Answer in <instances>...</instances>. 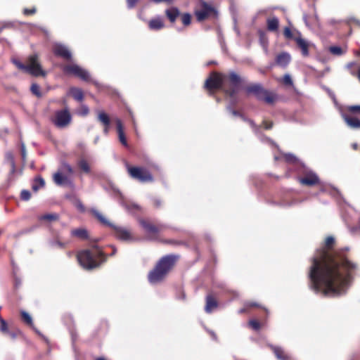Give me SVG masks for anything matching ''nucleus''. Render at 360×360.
I'll return each mask as SVG.
<instances>
[{"label":"nucleus","instance_id":"nucleus-1","mask_svg":"<svg viewBox=\"0 0 360 360\" xmlns=\"http://www.w3.org/2000/svg\"><path fill=\"white\" fill-rule=\"evenodd\" d=\"M335 243L333 236H328L325 246L317 250L311 258L308 272L309 287L316 294L338 297L347 294L353 282L356 264L342 255L331 251Z\"/></svg>","mask_w":360,"mask_h":360},{"label":"nucleus","instance_id":"nucleus-2","mask_svg":"<svg viewBox=\"0 0 360 360\" xmlns=\"http://www.w3.org/2000/svg\"><path fill=\"white\" fill-rule=\"evenodd\" d=\"M178 257V256L174 255H167L162 257L158 261L155 268L149 272L148 276V281L151 284L161 282L173 267Z\"/></svg>","mask_w":360,"mask_h":360},{"label":"nucleus","instance_id":"nucleus-3","mask_svg":"<svg viewBox=\"0 0 360 360\" xmlns=\"http://www.w3.org/2000/svg\"><path fill=\"white\" fill-rule=\"evenodd\" d=\"M93 248L95 249L94 252L90 250H84L77 255L78 262L84 269H95L106 259L105 255L98 250L97 245H94Z\"/></svg>","mask_w":360,"mask_h":360},{"label":"nucleus","instance_id":"nucleus-4","mask_svg":"<svg viewBox=\"0 0 360 360\" xmlns=\"http://www.w3.org/2000/svg\"><path fill=\"white\" fill-rule=\"evenodd\" d=\"M91 212L102 224L111 227L114 230L115 236L117 239L123 241H129L132 239L129 231L126 228L113 224L95 208H91Z\"/></svg>","mask_w":360,"mask_h":360},{"label":"nucleus","instance_id":"nucleus-5","mask_svg":"<svg viewBox=\"0 0 360 360\" xmlns=\"http://www.w3.org/2000/svg\"><path fill=\"white\" fill-rule=\"evenodd\" d=\"M29 64L25 65L22 64L21 62L18 60L17 59H13L12 62L13 64L16 65L18 68L26 72L30 73V75L38 77L46 75V72L42 70L41 65L38 61V57L37 55L31 56L29 58Z\"/></svg>","mask_w":360,"mask_h":360},{"label":"nucleus","instance_id":"nucleus-6","mask_svg":"<svg viewBox=\"0 0 360 360\" xmlns=\"http://www.w3.org/2000/svg\"><path fill=\"white\" fill-rule=\"evenodd\" d=\"M227 80V75L213 72L206 79L205 87L209 91L221 89L226 94L228 91Z\"/></svg>","mask_w":360,"mask_h":360},{"label":"nucleus","instance_id":"nucleus-7","mask_svg":"<svg viewBox=\"0 0 360 360\" xmlns=\"http://www.w3.org/2000/svg\"><path fill=\"white\" fill-rule=\"evenodd\" d=\"M246 92L252 94L259 100L264 101L268 104L274 103L277 99L276 95L265 90L260 84H252L246 87Z\"/></svg>","mask_w":360,"mask_h":360},{"label":"nucleus","instance_id":"nucleus-8","mask_svg":"<svg viewBox=\"0 0 360 360\" xmlns=\"http://www.w3.org/2000/svg\"><path fill=\"white\" fill-rule=\"evenodd\" d=\"M233 115L234 117H238V118L240 119L241 120L248 123L250 125V127H252V129H253V131H254L255 134H256V136H257V138L259 139V141L262 143L268 144L270 146H274V147L278 148V145L272 139H271L270 138H269L267 136H265L260 132V131H259L260 126L256 125L255 124V122H253V120L248 118L246 116V114H242V113L233 114Z\"/></svg>","mask_w":360,"mask_h":360},{"label":"nucleus","instance_id":"nucleus-9","mask_svg":"<svg viewBox=\"0 0 360 360\" xmlns=\"http://www.w3.org/2000/svg\"><path fill=\"white\" fill-rule=\"evenodd\" d=\"M128 172L130 176L140 182L146 183L153 181L151 173L146 169L139 167H128Z\"/></svg>","mask_w":360,"mask_h":360},{"label":"nucleus","instance_id":"nucleus-10","mask_svg":"<svg viewBox=\"0 0 360 360\" xmlns=\"http://www.w3.org/2000/svg\"><path fill=\"white\" fill-rule=\"evenodd\" d=\"M63 71L67 74H72L82 80L89 82H95L91 77L89 72L79 66L78 65L73 64L70 65H66L63 68Z\"/></svg>","mask_w":360,"mask_h":360},{"label":"nucleus","instance_id":"nucleus-11","mask_svg":"<svg viewBox=\"0 0 360 360\" xmlns=\"http://www.w3.org/2000/svg\"><path fill=\"white\" fill-rule=\"evenodd\" d=\"M227 77L228 91H226V94L230 97H233L239 87L241 79L240 77L233 71L231 72L229 75H227Z\"/></svg>","mask_w":360,"mask_h":360},{"label":"nucleus","instance_id":"nucleus-12","mask_svg":"<svg viewBox=\"0 0 360 360\" xmlns=\"http://www.w3.org/2000/svg\"><path fill=\"white\" fill-rule=\"evenodd\" d=\"M49 120L57 128L63 129L71 122L72 114H52Z\"/></svg>","mask_w":360,"mask_h":360},{"label":"nucleus","instance_id":"nucleus-13","mask_svg":"<svg viewBox=\"0 0 360 360\" xmlns=\"http://www.w3.org/2000/svg\"><path fill=\"white\" fill-rule=\"evenodd\" d=\"M139 224L145 230V231L148 234V238L151 240H155L157 238V234L163 227L162 225L155 226L153 224L143 219H139Z\"/></svg>","mask_w":360,"mask_h":360},{"label":"nucleus","instance_id":"nucleus-14","mask_svg":"<svg viewBox=\"0 0 360 360\" xmlns=\"http://www.w3.org/2000/svg\"><path fill=\"white\" fill-rule=\"evenodd\" d=\"M117 192L121 198V205L124 207L128 212L132 214H136L141 211V207L139 205L134 202H127L126 200H124L122 193L119 191H117Z\"/></svg>","mask_w":360,"mask_h":360},{"label":"nucleus","instance_id":"nucleus-15","mask_svg":"<svg viewBox=\"0 0 360 360\" xmlns=\"http://www.w3.org/2000/svg\"><path fill=\"white\" fill-rule=\"evenodd\" d=\"M53 180L58 186H68L71 188L75 187L73 181L69 177L63 175L60 172H56L53 175Z\"/></svg>","mask_w":360,"mask_h":360},{"label":"nucleus","instance_id":"nucleus-16","mask_svg":"<svg viewBox=\"0 0 360 360\" xmlns=\"http://www.w3.org/2000/svg\"><path fill=\"white\" fill-rule=\"evenodd\" d=\"M53 51L55 55L69 60L72 57L70 51L65 46L61 44H56L53 46Z\"/></svg>","mask_w":360,"mask_h":360},{"label":"nucleus","instance_id":"nucleus-17","mask_svg":"<svg viewBox=\"0 0 360 360\" xmlns=\"http://www.w3.org/2000/svg\"><path fill=\"white\" fill-rule=\"evenodd\" d=\"M298 181L301 184L311 186L317 184L319 179L314 172L310 171L304 177L299 178Z\"/></svg>","mask_w":360,"mask_h":360},{"label":"nucleus","instance_id":"nucleus-18","mask_svg":"<svg viewBox=\"0 0 360 360\" xmlns=\"http://www.w3.org/2000/svg\"><path fill=\"white\" fill-rule=\"evenodd\" d=\"M214 11V8L211 6L207 4L206 2H202L201 9L196 11L195 14L197 20L198 21H202L205 20Z\"/></svg>","mask_w":360,"mask_h":360},{"label":"nucleus","instance_id":"nucleus-19","mask_svg":"<svg viewBox=\"0 0 360 360\" xmlns=\"http://www.w3.org/2000/svg\"><path fill=\"white\" fill-rule=\"evenodd\" d=\"M290 61V54L285 51L278 53L275 59L276 64L281 68H286Z\"/></svg>","mask_w":360,"mask_h":360},{"label":"nucleus","instance_id":"nucleus-20","mask_svg":"<svg viewBox=\"0 0 360 360\" xmlns=\"http://www.w3.org/2000/svg\"><path fill=\"white\" fill-rule=\"evenodd\" d=\"M294 40L295 41L297 46L301 49L302 56H308L309 42L303 39L300 34L298 37H295Z\"/></svg>","mask_w":360,"mask_h":360},{"label":"nucleus","instance_id":"nucleus-21","mask_svg":"<svg viewBox=\"0 0 360 360\" xmlns=\"http://www.w3.org/2000/svg\"><path fill=\"white\" fill-rule=\"evenodd\" d=\"M344 121L351 128H360V120L354 114H341Z\"/></svg>","mask_w":360,"mask_h":360},{"label":"nucleus","instance_id":"nucleus-22","mask_svg":"<svg viewBox=\"0 0 360 360\" xmlns=\"http://www.w3.org/2000/svg\"><path fill=\"white\" fill-rule=\"evenodd\" d=\"M117 131L118 134V139L120 143L125 147H128L127 139L124 132L123 124L120 119L115 120Z\"/></svg>","mask_w":360,"mask_h":360},{"label":"nucleus","instance_id":"nucleus-23","mask_svg":"<svg viewBox=\"0 0 360 360\" xmlns=\"http://www.w3.org/2000/svg\"><path fill=\"white\" fill-rule=\"evenodd\" d=\"M269 346L274 352L278 360H290V356L285 353L282 347L273 345H269Z\"/></svg>","mask_w":360,"mask_h":360},{"label":"nucleus","instance_id":"nucleus-24","mask_svg":"<svg viewBox=\"0 0 360 360\" xmlns=\"http://www.w3.org/2000/svg\"><path fill=\"white\" fill-rule=\"evenodd\" d=\"M148 27L151 30H160L165 27V23L160 16H157L149 20Z\"/></svg>","mask_w":360,"mask_h":360},{"label":"nucleus","instance_id":"nucleus-25","mask_svg":"<svg viewBox=\"0 0 360 360\" xmlns=\"http://www.w3.org/2000/svg\"><path fill=\"white\" fill-rule=\"evenodd\" d=\"M218 306L217 302L214 300V298L212 295H207L206 297V305L205 307V311L210 314L211 313L214 308H217Z\"/></svg>","mask_w":360,"mask_h":360},{"label":"nucleus","instance_id":"nucleus-26","mask_svg":"<svg viewBox=\"0 0 360 360\" xmlns=\"http://www.w3.org/2000/svg\"><path fill=\"white\" fill-rule=\"evenodd\" d=\"M165 14L171 22H174L180 12L177 8L172 7L165 11Z\"/></svg>","mask_w":360,"mask_h":360},{"label":"nucleus","instance_id":"nucleus-27","mask_svg":"<svg viewBox=\"0 0 360 360\" xmlns=\"http://www.w3.org/2000/svg\"><path fill=\"white\" fill-rule=\"evenodd\" d=\"M98 120L104 125L105 128L103 132L107 134L110 124L108 114H98Z\"/></svg>","mask_w":360,"mask_h":360},{"label":"nucleus","instance_id":"nucleus-28","mask_svg":"<svg viewBox=\"0 0 360 360\" xmlns=\"http://www.w3.org/2000/svg\"><path fill=\"white\" fill-rule=\"evenodd\" d=\"M267 29L271 32L276 31L278 28L279 20L276 17L268 18L266 20Z\"/></svg>","mask_w":360,"mask_h":360},{"label":"nucleus","instance_id":"nucleus-29","mask_svg":"<svg viewBox=\"0 0 360 360\" xmlns=\"http://www.w3.org/2000/svg\"><path fill=\"white\" fill-rule=\"evenodd\" d=\"M71 236L77 237L80 239H87L89 237L88 231L84 229H76L71 231Z\"/></svg>","mask_w":360,"mask_h":360},{"label":"nucleus","instance_id":"nucleus-30","mask_svg":"<svg viewBox=\"0 0 360 360\" xmlns=\"http://www.w3.org/2000/svg\"><path fill=\"white\" fill-rule=\"evenodd\" d=\"M5 159H6V161L9 162V164L11 165L10 174H13L16 170L15 162L13 155L11 153L8 152L6 153Z\"/></svg>","mask_w":360,"mask_h":360},{"label":"nucleus","instance_id":"nucleus-31","mask_svg":"<svg viewBox=\"0 0 360 360\" xmlns=\"http://www.w3.org/2000/svg\"><path fill=\"white\" fill-rule=\"evenodd\" d=\"M21 316H22V318L23 319V321L27 324L29 325L30 326H31L34 330L36 333H37L38 334H40L39 331L38 330H37L34 327V325H33V321H32V316L25 311H21Z\"/></svg>","mask_w":360,"mask_h":360},{"label":"nucleus","instance_id":"nucleus-32","mask_svg":"<svg viewBox=\"0 0 360 360\" xmlns=\"http://www.w3.org/2000/svg\"><path fill=\"white\" fill-rule=\"evenodd\" d=\"M45 185V181L41 176H37L34 179L32 184V189L37 192L40 188L44 187Z\"/></svg>","mask_w":360,"mask_h":360},{"label":"nucleus","instance_id":"nucleus-33","mask_svg":"<svg viewBox=\"0 0 360 360\" xmlns=\"http://www.w3.org/2000/svg\"><path fill=\"white\" fill-rule=\"evenodd\" d=\"M77 165L79 168L86 174L91 172L90 166L87 160L84 158H80L77 162Z\"/></svg>","mask_w":360,"mask_h":360},{"label":"nucleus","instance_id":"nucleus-34","mask_svg":"<svg viewBox=\"0 0 360 360\" xmlns=\"http://www.w3.org/2000/svg\"><path fill=\"white\" fill-rule=\"evenodd\" d=\"M340 111H349V112H360V105H350L345 108H340Z\"/></svg>","mask_w":360,"mask_h":360},{"label":"nucleus","instance_id":"nucleus-35","mask_svg":"<svg viewBox=\"0 0 360 360\" xmlns=\"http://www.w3.org/2000/svg\"><path fill=\"white\" fill-rule=\"evenodd\" d=\"M58 219L57 214H46L39 217V220L55 221Z\"/></svg>","mask_w":360,"mask_h":360},{"label":"nucleus","instance_id":"nucleus-36","mask_svg":"<svg viewBox=\"0 0 360 360\" xmlns=\"http://www.w3.org/2000/svg\"><path fill=\"white\" fill-rule=\"evenodd\" d=\"M259 41L262 46L263 47L264 51L267 53L268 51V41L264 33L260 34Z\"/></svg>","mask_w":360,"mask_h":360},{"label":"nucleus","instance_id":"nucleus-37","mask_svg":"<svg viewBox=\"0 0 360 360\" xmlns=\"http://www.w3.org/2000/svg\"><path fill=\"white\" fill-rule=\"evenodd\" d=\"M72 94L74 98L77 101H82L83 98V93L82 90L79 89H72Z\"/></svg>","mask_w":360,"mask_h":360},{"label":"nucleus","instance_id":"nucleus-38","mask_svg":"<svg viewBox=\"0 0 360 360\" xmlns=\"http://www.w3.org/2000/svg\"><path fill=\"white\" fill-rule=\"evenodd\" d=\"M282 82L285 86L294 87L293 81L289 74L284 75Z\"/></svg>","mask_w":360,"mask_h":360},{"label":"nucleus","instance_id":"nucleus-39","mask_svg":"<svg viewBox=\"0 0 360 360\" xmlns=\"http://www.w3.org/2000/svg\"><path fill=\"white\" fill-rule=\"evenodd\" d=\"M20 153H21L22 163L25 164L26 158H27V151H26L25 144L22 140H20Z\"/></svg>","mask_w":360,"mask_h":360},{"label":"nucleus","instance_id":"nucleus-40","mask_svg":"<svg viewBox=\"0 0 360 360\" xmlns=\"http://www.w3.org/2000/svg\"><path fill=\"white\" fill-rule=\"evenodd\" d=\"M329 51L333 54V55H335V56H341L343 54V51L342 49H341V47L340 46H330L329 47Z\"/></svg>","mask_w":360,"mask_h":360},{"label":"nucleus","instance_id":"nucleus-41","mask_svg":"<svg viewBox=\"0 0 360 360\" xmlns=\"http://www.w3.org/2000/svg\"><path fill=\"white\" fill-rule=\"evenodd\" d=\"M181 21H182V23L184 25H186V26L189 25L191 24V14H189L188 13L182 14V15H181Z\"/></svg>","mask_w":360,"mask_h":360},{"label":"nucleus","instance_id":"nucleus-42","mask_svg":"<svg viewBox=\"0 0 360 360\" xmlns=\"http://www.w3.org/2000/svg\"><path fill=\"white\" fill-rule=\"evenodd\" d=\"M49 245L51 247H58L59 248H64L65 246V243L60 242V240L57 239L51 240L49 241Z\"/></svg>","mask_w":360,"mask_h":360},{"label":"nucleus","instance_id":"nucleus-43","mask_svg":"<svg viewBox=\"0 0 360 360\" xmlns=\"http://www.w3.org/2000/svg\"><path fill=\"white\" fill-rule=\"evenodd\" d=\"M62 170L65 172H67L68 174L71 175L73 174V169L71 165L67 162H63L62 164Z\"/></svg>","mask_w":360,"mask_h":360},{"label":"nucleus","instance_id":"nucleus-44","mask_svg":"<svg viewBox=\"0 0 360 360\" xmlns=\"http://www.w3.org/2000/svg\"><path fill=\"white\" fill-rule=\"evenodd\" d=\"M0 330L4 333L8 330L7 323L1 316H0Z\"/></svg>","mask_w":360,"mask_h":360},{"label":"nucleus","instance_id":"nucleus-45","mask_svg":"<svg viewBox=\"0 0 360 360\" xmlns=\"http://www.w3.org/2000/svg\"><path fill=\"white\" fill-rule=\"evenodd\" d=\"M31 198V193L28 190H22L20 193V198L22 200L27 201Z\"/></svg>","mask_w":360,"mask_h":360},{"label":"nucleus","instance_id":"nucleus-46","mask_svg":"<svg viewBox=\"0 0 360 360\" xmlns=\"http://www.w3.org/2000/svg\"><path fill=\"white\" fill-rule=\"evenodd\" d=\"M285 159L288 162H295L297 161V158L292 153L285 154Z\"/></svg>","mask_w":360,"mask_h":360},{"label":"nucleus","instance_id":"nucleus-47","mask_svg":"<svg viewBox=\"0 0 360 360\" xmlns=\"http://www.w3.org/2000/svg\"><path fill=\"white\" fill-rule=\"evenodd\" d=\"M31 91L37 96H41L40 88H39V85H37V84H32V86H31Z\"/></svg>","mask_w":360,"mask_h":360},{"label":"nucleus","instance_id":"nucleus-48","mask_svg":"<svg viewBox=\"0 0 360 360\" xmlns=\"http://www.w3.org/2000/svg\"><path fill=\"white\" fill-rule=\"evenodd\" d=\"M75 205L81 212H84L85 211V207L79 199L75 198Z\"/></svg>","mask_w":360,"mask_h":360},{"label":"nucleus","instance_id":"nucleus-49","mask_svg":"<svg viewBox=\"0 0 360 360\" xmlns=\"http://www.w3.org/2000/svg\"><path fill=\"white\" fill-rule=\"evenodd\" d=\"M249 325L255 330H258L260 328L259 323L256 320H250L249 321Z\"/></svg>","mask_w":360,"mask_h":360},{"label":"nucleus","instance_id":"nucleus-50","mask_svg":"<svg viewBox=\"0 0 360 360\" xmlns=\"http://www.w3.org/2000/svg\"><path fill=\"white\" fill-rule=\"evenodd\" d=\"M139 0H127V8L131 9L135 7Z\"/></svg>","mask_w":360,"mask_h":360},{"label":"nucleus","instance_id":"nucleus-51","mask_svg":"<svg viewBox=\"0 0 360 360\" xmlns=\"http://www.w3.org/2000/svg\"><path fill=\"white\" fill-rule=\"evenodd\" d=\"M283 34L288 39H291L292 37V32L289 27H286L284 28Z\"/></svg>","mask_w":360,"mask_h":360},{"label":"nucleus","instance_id":"nucleus-52","mask_svg":"<svg viewBox=\"0 0 360 360\" xmlns=\"http://www.w3.org/2000/svg\"><path fill=\"white\" fill-rule=\"evenodd\" d=\"M35 12H36V8H33L32 9L25 8L23 10V13L25 15H32V14L35 13Z\"/></svg>","mask_w":360,"mask_h":360},{"label":"nucleus","instance_id":"nucleus-53","mask_svg":"<svg viewBox=\"0 0 360 360\" xmlns=\"http://www.w3.org/2000/svg\"><path fill=\"white\" fill-rule=\"evenodd\" d=\"M264 127L265 129H270L272 127V122H263Z\"/></svg>","mask_w":360,"mask_h":360},{"label":"nucleus","instance_id":"nucleus-54","mask_svg":"<svg viewBox=\"0 0 360 360\" xmlns=\"http://www.w3.org/2000/svg\"><path fill=\"white\" fill-rule=\"evenodd\" d=\"M154 205L158 208L160 207L162 205L161 200L158 198L154 199Z\"/></svg>","mask_w":360,"mask_h":360},{"label":"nucleus","instance_id":"nucleus-55","mask_svg":"<svg viewBox=\"0 0 360 360\" xmlns=\"http://www.w3.org/2000/svg\"><path fill=\"white\" fill-rule=\"evenodd\" d=\"M13 26V23L11 22H5L3 23L1 27H4V29L11 27Z\"/></svg>","mask_w":360,"mask_h":360},{"label":"nucleus","instance_id":"nucleus-56","mask_svg":"<svg viewBox=\"0 0 360 360\" xmlns=\"http://www.w3.org/2000/svg\"><path fill=\"white\" fill-rule=\"evenodd\" d=\"M6 333L8 334L13 340L15 339L17 337V333L15 332L8 330Z\"/></svg>","mask_w":360,"mask_h":360},{"label":"nucleus","instance_id":"nucleus-57","mask_svg":"<svg viewBox=\"0 0 360 360\" xmlns=\"http://www.w3.org/2000/svg\"><path fill=\"white\" fill-rule=\"evenodd\" d=\"M287 115H288L289 117H285V119L286 120H288L290 121H295V114H291V113H289V114H286Z\"/></svg>","mask_w":360,"mask_h":360},{"label":"nucleus","instance_id":"nucleus-58","mask_svg":"<svg viewBox=\"0 0 360 360\" xmlns=\"http://www.w3.org/2000/svg\"><path fill=\"white\" fill-rule=\"evenodd\" d=\"M20 284H21V281H20V278H17V277H15V286L16 288H18V287L20 285Z\"/></svg>","mask_w":360,"mask_h":360},{"label":"nucleus","instance_id":"nucleus-59","mask_svg":"<svg viewBox=\"0 0 360 360\" xmlns=\"http://www.w3.org/2000/svg\"><path fill=\"white\" fill-rule=\"evenodd\" d=\"M153 1H154L155 3H160V2H162V1H166V2H172L173 0H152Z\"/></svg>","mask_w":360,"mask_h":360},{"label":"nucleus","instance_id":"nucleus-60","mask_svg":"<svg viewBox=\"0 0 360 360\" xmlns=\"http://www.w3.org/2000/svg\"><path fill=\"white\" fill-rule=\"evenodd\" d=\"M248 306H250V307H259V304H257L256 302H250L248 304Z\"/></svg>","mask_w":360,"mask_h":360},{"label":"nucleus","instance_id":"nucleus-61","mask_svg":"<svg viewBox=\"0 0 360 360\" xmlns=\"http://www.w3.org/2000/svg\"><path fill=\"white\" fill-rule=\"evenodd\" d=\"M210 334H211V335H212V338H213L214 340H217V335H216V334L214 333V332H213V331H210Z\"/></svg>","mask_w":360,"mask_h":360},{"label":"nucleus","instance_id":"nucleus-62","mask_svg":"<svg viewBox=\"0 0 360 360\" xmlns=\"http://www.w3.org/2000/svg\"><path fill=\"white\" fill-rule=\"evenodd\" d=\"M116 252H117L116 248H113V251H112V253L110 254V256H112V255H115Z\"/></svg>","mask_w":360,"mask_h":360},{"label":"nucleus","instance_id":"nucleus-63","mask_svg":"<svg viewBox=\"0 0 360 360\" xmlns=\"http://www.w3.org/2000/svg\"><path fill=\"white\" fill-rule=\"evenodd\" d=\"M352 148L354 149V150H356L357 148H358V145L357 143H354L352 144Z\"/></svg>","mask_w":360,"mask_h":360},{"label":"nucleus","instance_id":"nucleus-64","mask_svg":"<svg viewBox=\"0 0 360 360\" xmlns=\"http://www.w3.org/2000/svg\"><path fill=\"white\" fill-rule=\"evenodd\" d=\"M358 78L360 80V67H359V69L358 70Z\"/></svg>","mask_w":360,"mask_h":360}]
</instances>
